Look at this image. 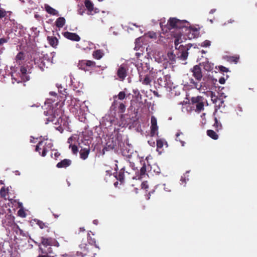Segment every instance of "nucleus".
Instances as JSON below:
<instances>
[{
    "label": "nucleus",
    "instance_id": "e433bc0d",
    "mask_svg": "<svg viewBox=\"0 0 257 257\" xmlns=\"http://www.w3.org/2000/svg\"><path fill=\"white\" fill-rule=\"evenodd\" d=\"M30 223L31 225H35V224L39 225H45L44 223L42 222V221H41L39 220H38L37 219H32L30 221Z\"/></svg>",
    "mask_w": 257,
    "mask_h": 257
},
{
    "label": "nucleus",
    "instance_id": "f8f14e48",
    "mask_svg": "<svg viewBox=\"0 0 257 257\" xmlns=\"http://www.w3.org/2000/svg\"><path fill=\"white\" fill-rule=\"evenodd\" d=\"M111 107H113V109H115L117 107L118 112L121 114V118H122L123 116L122 113L125 112L126 109V106L124 102L119 101L118 100L115 99L112 102Z\"/></svg>",
    "mask_w": 257,
    "mask_h": 257
},
{
    "label": "nucleus",
    "instance_id": "0e129e2a",
    "mask_svg": "<svg viewBox=\"0 0 257 257\" xmlns=\"http://www.w3.org/2000/svg\"><path fill=\"white\" fill-rule=\"evenodd\" d=\"M17 226V229L19 230V231L20 232V233L22 234L23 231L19 228V226Z\"/></svg>",
    "mask_w": 257,
    "mask_h": 257
},
{
    "label": "nucleus",
    "instance_id": "5701e85b",
    "mask_svg": "<svg viewBox=\"0 0 257 257\" xmlns=\"http://www.w3.org/2000/svg\"><path fill=\"white\" fill-rule=\"evenodd\" d=\"M47 40L49 44L53 47L55 48L58 45V40L56 37L48 36Z\"/></svg>",
    "mask_w": 257,
    "mask_h": 257
},
{
    "label": "nucleus",
    "instance_id": "7c9ffc66",
    "mask_svg": "<svg viewBox=\"0 0 257 257\" xmlns=\"http://www.w3.org/2000/svg\"><path fill=\"white\" fill-rule=\"evenodd\" d=\"M85 6L87 8V10L91 12L93 10V4L90 0H85Z\"/></svg>",
    "mask_w": 257,
    "mask_h": 257
},
{
    "label": "nucleus",
    "instance_id": "ddd939ff",
    "mask_svg": "<svg viewBox=\"0 0 257 257\" xmlns=\"http://www.w3.org/2000/svg\"><path fill=\"white\" fill-rule=\"evenodd\" d=\"M151 136L154 137L156 134L158 135V127L157 126V119L154 116H152L151 117Z\"/></svg>",
    "mask_w": 257,
    "mask_h": 257
},
{
    "label": "nucleus",
    "instance_id": "69168bd1",
    "mask_svg": "<svg viewBox=\"0 0 257 257\" xmlns=\"http://www.w3.org/2000/svg\"><path fill=\"white\" fill-rule=\"evenodd\" d=\"M217 98H214V99H213V97H212V101H213V103H215L216 102Z\"/></svg>",
    "mask_w": 257,
    "mask_h": 257
},
{
    "label": "nucleus",
    "instance_id": "58836bf2",
    "mask_svg": "<svg viewBox=\"0 0 257 257\" xmlns=\"http://www.w3.org/2000/svg\"><path fill=\"white\" fill-rule=\"evenodd\" d=\"M24 59V53L23 52H19L16 56V60L17 63L19 61H21Z\"/></svg>",
    "mask_w": 257,
    "mask_h": 257
},
{
    "label": "nucleus",
    "instance_id": "e2e57ef3",
    "mask_svg": "<svg viewBox=\"0 0 257 257\" xmlns=\"http://www.w3.org/2000/svg\"><path fill=\"white\" fill-rule=\"evenodd\" d=\"M140 38H137L136 40V45L138 43H139L140 41Z\"/></svg>",
    "mask_w": 257,
    "mask_h": 257
},
{
    "label": "nucleus",
    "instance_id": "a878e982",
    "mask_svg": "<svg viewBox=\"0 0 257 257\" xmlns=\"http://www.w3.org/2000/svg\"><path fill=\"white\" fill-rule=\"evenodd\" d=\"M65 19L64 17L58 18L55 22L56 26L59 28H62L65 25Z\"/></svg>",
    "mask_w": 257,
    "mask_h": 257
},
{
    "label": "nucleus",
    "instance_id": "4468645a",
    "mask_svg": "<svg viewBox=\"0 0 257 257\" xmlns=\"http://www.w3.org/2000/svg\"><path fill=\"white\" fill-rule=\"evenodd\" d=\"M146 174V166L144 164V165L141 167L140 171H138V173H136L135 176H133L132 177L130 176H128L127 178L130 179L131 178L133 179H141L144 177V176Z\"/></svg>",
    "mask_w": 257,
    "mask_h": 257
},
{
    "label": "nucleus",
    "instance_id": "0eeeda50",
    "mask_svg": "<svg viewBox=\"0 0 257 257\" xmlns=\"http://www.w3.org/2000/svg\"><path fill=\"white\" fill-rule=\"evenodd\" d=\"M78 67L85 71H89L96 67V63L91 60H82L79 61Z\"/></svg>",
    "mask_w": 257,
    "mask_h": 257
},
{
    "label": "nucleus",
    "instance_id": "37998d69",
    "mask_svg": "<svg viewBox=\"0 0 257 257\" xmlns=\"http://www.w3.org/2000/svg\"><path fill=\"white\" fill-rule=\"evenodd\" d=\"M18 214L19 216L24 217L26 216V213L23 209H20L18 211Z\"/></svg>",
    "mask_w": 257,
    "mask_h": 257
},
{
    "label": "nucleus",
    "instance_id": "c03bdc74",
    "mask_svg": "<svg viewBox=\"0 0 257 257\" xmlns=\"http://www.w3.org/2000/svg\"><path fill=\"white\" fill-rule=\"evenodd\" d=\"M7 12L3 9H0V18H4L6 16Z\"/></svg>",
    "mask_w": 257,
    "mask_h": 257
},
{
    "label": "nucleus",
    "instance_id": "4be33fe9",
    "mask_svg": "<svg viewBox=\"0 0 257 257\" xmlns=\"http://www.w3.org/2000/svg\"><path fill=\"white\" fill-rule=\"evenodd\" d=\"M104 53L102 50L98 49L93 51L92 56L93 57L97 60H99L104 56Z\"/></svg>",
    "mask_w": 257,
    "mask_h": 257
},
{
    "label": "nucleus",
    "instance_id": "864d4df0",
    "mask_svg": "<svg viewBox=\"0 0 257 257\" xmlns=\"http://www.w3.org/2000/svg\"><path fill=\"white\" fill-rule=\"evenodd\" d=\"M149 36L151 38H156L157 37L156 34L154 32H149Z\"/></svg>",
    "mask_w": 257,
    "mask_h": 257
},
{
    "label": "nucleus",
    "instance_id": "6e6552de",
    "mask_svg": "<svg viewBox=\"0 0 257 257\" xmlns=\"http://www.w3.org/2000/svg\"><path fill=\"white\" fill-rule=\"evenodd\" d=\"M60 111L61 110L58 108L54 110L53 109H52L45 111L44 113L46 116H48V117L46 118L45 124H48L50 122L54 123L56 118H58L59 116V113Z\"/></svg>",
    "mask_w": 257,
    "mask_h": 257
},
{
    "label": "nucleus",
    "instance_id": "bb28decb",
    "mask_svg": "<svg viewBox=\"0 0 257 257\" xmlns=\"http://www.w3.org/2000/svg\"><path fill=\"white\" fill-rule=\"evenodd\" d=\"M46 11L49 14L55 16L58 15V12L48 5L45 6Z\"/></svg>",
    "mask_w": 257,
    "mask_h": 257
},
{
    "label": "nucleus",
    "instance_id": "6e6d98bb",
    "mask_svg": "<svg viewBox=\"0 0 257 257\" xmlns=\"http://www.w3.org/2000/svg\"><path fill=\"white\" fill-rule=\"evenodd\" d=\"M225 80L224 79V77H221L219 78V82L221 84H223L225 83Z\"/></svg>",
    "mask_w": 257,
    "mask_h": 257
},
{
    "label": "nucleus",
    "instance_id": "774afa93",
    "mask_svg": "<svg viewBox=\"0 0 257 257\" xmlns=\"http://www.w3.org/2000/svg\"><path fill=\"white\" fill-rule=\"evenodd\" d=\"M117 183H118V182H116L114 183V185L116 186V185L117 184Z\"/></svg>",
    "mask_w": 257,
    "mask_h": 257
},
{
    "label": "nucleus",
    "instance_id": "de8ad7c7",
    "mask_svg": "<svg viewBox=\"0 0 257 257\" xmlns=\"http://www.w3.org/2000/svg\"><path fill=\"white\" fill-rule=\"evenodd\" d=\"M141 186H142V188L143 189L146 190L147 191H148L147 189H148V188H149V185H148V184L147 182H143L142 183Z\"/></svg>",
    "mask_w": 257,
    "mask_h": 257
},
{
    "label": "nucleus",
    "instance_id": "5fc2aeb1",
    "mask_svg": "<svg viewBox=\"0 0 257 257\" xmlns=\"http://www.w3.org/2000/svg\"><path fill=\"white\" fill-rule=\"evenodd\" d=\"M86 232V229L84 228V227H80L79 229V231L78 232V234H80L81 233H84Z\"/></svg>",
    "mask_w": 257,
    "mask_h": 257
},
{
    "label": "nucleus",
    "instance_id": "c9c22d12",
    "mask_svg": "<svg viewBox=\"0 0 257 257\" xmlns=\"http://www.w3.org/2000/svg\"><path fill=\"white\" fill-rule=\"evenodd\" d=\"M106 145L108 148H109L110 149H114L116 146V140L115 141V142H114L112 140L111 143L110 141H109L107 143Z\"/></svg>",
    "mask_w": 257,
    "mask_h": 257
},
{
    "label": "nucleus",
    "instance_id": "20e7f679",
    "mask_svg": "<svg viewBox=\"0 0 257 257\" xmlns=\"http://www.w3.org/2000/svg\"><path fill=\"white\" fill-rule=\"evenodd\" d=\"M53 144L49 141H40L36 147L35 151L39 152L42 157H45L47 152L50 151H53L52 148Z\"/></svg>",
    "mask_w": 257,
    "mask_h": 257
},
{
    "label": "nucleus",
    "instance_id": "c756f323",
    "mask_svg": "<svg viewBox=\"0 0 257 257\" xmlns=\"http://www.w3.org/2000/svg\"><path fill=\"white\" fill-rule=\"evenodd\" d=\"M202 65L203 66L204 69L207 71H210L213 69V67L211 64L208 61L202 62Z\"/></svg>",
    "mask_w": 257,
    "mask_h": 257
},
{
    "label": "nucleus",
    "instance_id": "412c9836",
    "mask_svg": "<svg viewBox=\"0 0 257 257\" xmlns=\"http://www.w3.org/2000/svg\"><path fill=\"white\" fill-rule=\"evenodd\" d=\"M178 20L175 18H171L168 21L167 25L169 26V30L171 29H176L177 23H178Z\"/></svg>",
    "mask_w": 257,
    "mask_h": 257
},
{
    "label": "nucleus",
    "instance_id": "b1692460",
    "mask_svg": "<svg viewBox=\"0 0 257 257\" xmlns=\"http://www.w3.org/2000/svg\"><path fill=\"white\" fill-rule=\"evenodd\" d=\"M156 145H157V151H159V150L162 149L164 145H166L168 146L167 142L164 140L162 139H158L156 141Z\"/></svg>",
    "mask_w": 257,
    "mask_h": 257
},
{
    "label": "nucleus",
    "instance_id": "4d7b16f0",
    "mask_svg": "<svg viewBox=\"0 0 257 257\" xmlns=\"http://www.w3.org/2000/svg\"><path fill=\"white\" fill-rule=\"evenodd\" d=\"M52 246L58 247L59 246V243L57 241L54 239V242H53V244H52Z\"/></svg>",
    "mask_w": 257,
    "mask_h": 257
},
{
    "label": "nucleus",
    "instance_id": "a211bd4d",
    "mask_svg": "<svg viewBox=\"0 0 257 257\" xmlns=\"http://www.w3.org/2000/svg\"><path fill=\"white\" fill-rule=\"evenodd\" d=\"M86 141V143L89 144L88 140H85ZM90 153V147L89 145H87L86 148L83 149H81L80 151V157L83 160H85L87 158L88 155Z\"/></svg>",
    "mask_w": 257,
    "mask_h": 257
},
{
    "label": "nucleus",
    "instance_id": "bf43d9fd",
    "mask_svg": "<svg viewBox=\"0 0 257 257\" xmlns=\"http://www.w3.org/2000/svg\"><path fill=\"white\" fill-rule=\"evenodd\" d=\"M93 223L94 225H97V224L98 223V220H97V219L94 220L93 221Z\"/></svg>",
    "mask_w": 257,
    "mask_h": 257
},
{
    "label": "nucleus",
    "instance_id": "2f4dec72",
    "mask_svg": "<svg viewBox=\"0 0 257 257\" xmlns=\"http://www.w3.org/2000/svg\"><path fill=\"white\" fill-rule=\"evenodd\" d=\"M188 23V22L186 20H178V23H177V26L176 29H181L182 28H186L187 27L186 24Z\"/></svg>",
    "mask_w": 257,
    "mask_h": 257
},
{
    "label": "nucleus",
    "instance_id": "f704fd0d",
    "mask_svg": "<svg viewBox=\"0 0 257 257\" xmlns=\"http://www.w3.org/2000/svg\"><path fill=\"white\" fill-rule=\"evenodd\" d=\"M215 123L213 124V126L216 128L217 131L221 130L222 128L221 124L218 121V120L216 117L214 118Z\"/></svg>",
    "mask_w": 257,
    "mask_h": 257
},
{
    "label": "nucleus",
    "instance_id": "393cba45",
    "mask_svg": "<svg viewBox=\"0 0 257 257\" xmlns=\"http://www.w3.org/2000/svg\"><path fill=\"white\" fill-rule=\"evenodd\" d=\"M20 71L22 74V78L24 81H26L30 80V77L27 75V69L25 67L21 66Z\"/></svg>",
    "mask_w": 257,
    "mask_h": 257
},
{
    "label": "nucleus",
    "instance_id": "1a4fd4ad",
    "mask_svg": "<svg viewBox=\"0 0 257 257\" xmlns=\"http://www.w3.org/2000/svg\"><path fill=\"white\" fill-rule=\"evenodd\" d=\"M139 74H147L149 72H154L153 68H151L149 62L138 63L137 65Z\"/></svg>",
    "mask_w": 257,
    "mask_h": 257
},
{
    "label": "nucleus",
    "instance_id": "7ed1b4c3",
    "mask_svg": "<svg viewBox=\"0 0 257 257\" xmlns=\"http://www.w3.org/2000/svg\"><path fill=\"white\" fill-rule=\"evenodd\" d=\"M181 37L182 35H179V37L175 39L174 44L175 48L178 50V53L177 54L178 58L181 60L185 61L188 58V51L190 47L187 45L184 46L183 45H180L178 46V45L183 42L181 39Z\"/></svg>",
    "mask_w": 257,
    "mask_h": 257
},
{
    "label": "nucleus",
    "instance_id": "f257e3e1",
    "mask_svg": "<svg viewBox=\"0 0 257 257\" xmlns=\"http://www.w3.org/2000/svg\"><path fill=\"white\" fill-rule=\"evenodd\" d=\"M190 71L194 78H190L189 85L192 88H195L199 91L207 90L208 88L206 83L203 81V74L200 65H196L190 69Z\"/></svg>",
    "mask_w": 257,
    "mask_h": 257
},
{
    "label": "nucleus",
    "instance_id": "8fccbe9b",
    "mask_svg": "<svg viewBox=\"0 0 257 257\" xmlns=\"http://www.w3.org/2000/svg\"><path fill=\"white\" fill-rule=\"evenodd\" d=\"M9 39L2 38L0 39V46L3 45L4 43H7Z\"/></svg>",
    "mask_w": 257,
    "mask_h": 257
},
{
    "label": "nucleus",
    "instance_id": "3c124183",
    "mask_svg": "<svg viewBox=\"0 0 257 257\" xmlns=\"http://www.w3.org/2000/svg\"><path fill=\"white\" fill-rule=\"evenodd\" d=\"M168 56L171 61H174L175 60V55L173 53H168Z\"/></svg>",
    "mask_w": 257,
    "mask_h": 257
},
{
    "label": "nucleus",
    "instance_id": "f03ea898",
    "mask_svg": "<svg viewBox=\"0 0 257 257\" xmlns=\"http://www.w3.org/2000/svg\"><path fill=\"white\" fill-rule=\"evenodd\" d=\"M54 239L42 237L41 242L38 245L39 251L41 253L37 257H54L50 254L53 253L52 248Z\"/></svg>",
    "mask_w": 257,
    "mask_h": 257
},
{
    "label": "nucleus",
    "instance_id": "a18cd8bd",
    "mask_svg": "<svg viewBox=\"0 0 257 257\" xmlns=\"http://www.w3.org/2000/svg\"><path fill=\"white\" fill-rule=\"evenodd\" d=\"M218 68L220 71L222 72H227L229 71L228 69L223 66H219Z\"/></svg>",
    "mask_w": 257,
    "mask_h": 257
},
{
    "label": "nucleus",
    "instance_id": "cd10ccee",
    "mask_svg": "<svg viewBox=\"0 0 257 257\" xmlns=\"http://www.w3.org/2000/svg\"><path fill=\"white\" fill-rule=\"evenodd\" d=\"M207 135L210 138L215 140H217L218 138V135L216 133L211 130H208L207 131Z\"/></svg>",
    "mask_w": 257,
    "mask_h": 257
},
{
    "label": "nucleus",
    "instance_id": "09e8293b",
    "mask_svg": "<svg viewBox=\"0 0 257 257\" xmlns=\"http://www.w3.org/2000/svg\"><path fill=\"white\" fill-rule=\"evenodd\" d=\"M148 144L150 145V146L154 147L156 145V142L153 139H151L148 141Z\"/></svg>",
    "mask_w": 257,
    "mask_h": 257
},
{
    "label": "nucleus",
    "instance_id": "6ab92c4d",
    "mask_svg": "<svg viewBox=\"0 0 257 257\" xmlns=\"http://www.w3.org/2000/svg\"><path fill=\"white\" fill-rule=\"evenodd\" d=\"M94 235L95 234V232H92V231H88L87 233V240L88 243L90 245H93L95 246L96 248H99L98 246L96 243V240L94 238H92L91 235Z\"/></svg>",
    "mask_w": 257,
    "mask_h": 257
},
{
    "label": "nucleus",
    "instance_id": "473e14b6",
    "mask_svg": "<svg viewBox=\"0 0 257 257\" xmlns=\"http://www.w3.org/2000/svg\"><path fill=\"white\" fill-rule=\"evenodd\" d=\"M168 77V75H164L163 76V78L159 77L158 78V82L159 85L163 86V85H166L167 84V82H166L167 78Z\"/></svg>",
    "mask_w": 257,
    "mask_h": 257
},
{
    "label": "nucleus",
    "instance_id": "680f3d73",
    "mask_svg": "<svg viewBox=\"0 0 257 257\" xmlns=\"http://www.w3.org/2000/svg\"><path fill=\"white\" fill-rule=\"evenodd\" d=\"M72 140V137L69 138L68 140V143L70 144L71 143Z\"/></svg>",
    "mask_w": 257,
    "mask_h": 257
},
{
    "label": "nucleus",
    "instance_id": "9b49d317",
    "mask_svg": "<svg viewBox=\"0 0 257 257\" xmlns=\"http://www.w3.org/2000/svg\"><path fill=\"white\" fill-rule=\"evenodd\" d=\"M89 252V246L85 242H81L79 246L78 250L76 252L77 256L84 257Z\"/></svg>",
    "mask_w": 257,
    "mask_h": 257
},
{
    "label": "nucleus",
    "instance_id": "dca6fc26",
    "mask_svg": "<svg viewBox=\"0 0 257 257\" xmlns=\"http://www.w3.org/2000/svg\"><path fill=\"white\" fill-rule=\"evenodd\" d=\"M125 173L129 176L131 173L128 172H125L124 168H122L118 172H116L115 175L116 179L119 181L121 184L124 182Z\"/></svg>",
    "mask_w": 257,
    "mask_h": 257
},
{
    "label": "nucleus",
    "instance_id": "aec40b11",
    "mask_svg": "<svg viewBox=\"0 0 257 257\" xmlns=\"http://www.w3.org/2000/svg\"><path fill=\"white\" fill-rule=\"evenodd\" d=\"M72 161L70 159H65L57 163L56 167L58 168H66L71 164Z\"/></svg>",
    "mask_w": 257,
    "mask_h": 257
},
{
    "label": "nucleus",
    "instance_id": "603ef678",
    "mask_svg": "<svg viewBox=\"0 0 257 257\" xmlns=\"http://www.w3.org/2000/svg\"><path fill=\"white\" fill-rule=\"evenodd\" d=\"M56 129L59 131L61 133H62L64 131V129H66L63 126L59 125L57 127H56Z\"/></svg>",
    "mask_w": 257,
    "mask_h": 257
},
{
    "label": "nucleus",
    "instance_id": "39448f33",
    "mask_svg": "<svg viewBox=\"0 0 257 257\" xmlns=\"http://www.w3.org/2000/svg\"><path fill=\"white\" fill-rule=\"evenodd\" d=\"M155 72H149L147 74H139V80L143 84L151 85V82L154 79Z\"/></svg>",
    "mask_w": 257,
    "mask_h": 257
},
{
    "label": "nucleus",
    "instance_id": "a19ab883",
    "mask_svg": "<svg viewBox=\"0 0 257 257\" xmlns=\"http://www.w3.org/2000/svg\"><path fill=\"white\" fill-rule=\"evenodd\" d=\"M55 153L51 154V157L55 160H57L58 158L60 156V153H59L57 150H54Z\"/></svg>",
    "mask_w": 257,
    "mask_h": 257
},
{
    "label": "nucleus",
    "instance_id": "ea45409f",
    "mask_svg": "<svg viewBox=\"0 0 257 257\" xmlns=\"http://www.w3.org/2000/svg\"><path fill=\"white\" fill-rule=\"evenodd\" d=\"M7 191H6L5 188L3 187L0 190V195L3 197H5L7 194Z\"/></svg>",
    "mask_w": 257,
    "mask_h": 257
},
{
    "label": "nucleus",
    "instance_id": "9d476101",
    "mask_svg": "<svg viewBox=\"0 0 257 257\" xmlns=\"http://www.w3.org/2000/svg\"><path fill=\"white\" fill-rule=\"evenodd\" d=\"M128 68L126 65L122 64L118 68L116 72L119 80L122 81L127 76Z\"/></svg>",
    "mask_w": 257,
    "mask_h": 257
},
{
    "label": "nucleus",
    "instance_id": "72a5a7b5",
    "mask_svg": "<svg viewBox=\"0 0 257 257\" xmlns=\"http://www.w3.org/2000/svg\"><path fill=\"white\" fill-rule=\"evenodd\" d=\"M239 59V56L238 55H235L232 56H228L227 61L229 62H233L236 64Z\"/></svg>",
    "mask_w": 257,
    "mask_h": 257
},
{
    "label": "nucleus",
    "instance_id": "13d9d810",
    "mask_svg": "<svg viewBox=\"0 0 257 257\" xmlns=\"http://www.w3.org/2000/svg\"><path fill=\"white\" fill-rule=\"evenodd\" d=\"M142 55V53H141L139 52L136 53V56L138 58H139Z\"/></svg>",
    "mask_w": 257,
    "mask_h": 257
},
{
    "label": "nucleus",
    "instance_id": "79ce46f5",
    "mask_svg": "<svg viewBox=\"0 0 257 257\" xmlns=\"http://www.w3.org/2000/svg\"><path fill=\"white\" fill-rule=\"evenodd\" d=\"M181 135H183L182 133L181 132H180V133H177L176 134V141H179L180 142L181 145L182 146H184V144H185V142L182 140H181L179 138V137Z\"/></svg>",
    "mask_w": 257,
    "mask_h": 257
},
{
    "label": "nucleus",
    "instance_id": "49530a36",
    "mask_svg": "<svg viewBox=\"0 0 257 257\" xmlns=\"http://www.w3.org/2000/svg\"><path fill=\"white\" fill-rule=\"evenodd\" d=\"M210 45V42L209 40L204 41L201 45L202 47H207Z\"/></svg>",
    "mask_w": 257,
    "mask_h": 257
},
{
    "label": "nucleus",
    "instance_id": "423d86ee",
    "mask_svg": "<svg viewBox=\"0 0 257 257\" xmlns=\"http://www.w3.org/2000/svg\"><path fill=\"white\" fill-rule=\"evenodd\" d=\"M204 98L201 96L192 97L191 99V104L196 107V111L200 112L204 109Z\"/></svg>",
    "mask_w": 257,
    "mask_h": 257
},
{
    "label": "nucleus",
    "instance_id": "f3484780",
    "mask_svg": "<svg viewBox=\"0 0 257 257\" xmlns=\"http://www.w3.org/2000/svg\"><path fill=\"white\" fill-rule=\"evenodd\" d=\"M56 125L58 124L64 126L66 128H68L69 123L68 119L65 116H59L56 121L54 123Z\"/></svg>",
    "mask_w": 257,
    "mask_h": 257
},
{
    "label": "nucleus",
    "instance_id": "052dcab7",
    "mask_svg": "<svg viewBox=\"0 0 257 257\" xmlns=\"http://www.w3.org/2000/svg\"><path fill=\"white\" fill-rule=\"evenodd\" d=\"M50 94L53 96H56L57 95V93L55 92L51 91L50 92Z\"/></svg>",
    "mask_w": 257,
    "mask_h": 257
},
{
    "label": "nucleus",
    "instance_id": "4c0bfd02",
    "mask_svg": "<svg viewBox=\"0 0 257 257\" xmlns=\"http://www.w3.org/2000/svg\"><path fill=\"white\" fill-rule=\"evenodd\" d=\"M69 148L71 149V150L74 154H76L78 152V147L75 145H69Z\"/></svg>",
    "mask_w": 257,
    "mask_h": 257
},
{
    "label": "nucleus",
    "instance_id": "2eb2a0df",
    "mask_svg": "<svg viewBox=\"0 0 257 257\" xmlns=\"http://www.w3.org/2000/svg\"><path fill=\"white\" fill-rule=\"evenodd\" d=\"M64 37L71 41L78 42L80 40V37L76 33L69 32H65L63 33Z\"/></svg>",
    "mask_w": 257,
    "mask_h": 257
},
{
    "label": "nucleus",
    "instance_id": "338daca9",
    "mask_svg": "<svg viewBox=\"0 0 257 257\" xmlns=\"http://www.w3.org/2000/svg\"><path fill=\"white\" fill-rule=\"evenodd\" d=\"M215 11V10H211L210 13L212 14V13H213Z\"/></svg>",
    "mask_w": 257,
    "mask_h": 257
},
{
    "label": "nucleus",
    "instance_id": "c85d7f7f",
    "mask_svg": "<svg viewBox=\"0 0 257 257\" xmlns=\"http://www.w3.org/2000/svg\"><path fill=\"white\" fill-rule=\"evenodd\" d=\"M126 97V94L124 91H120L117 95L113 96V99L119 100V101L123 100Z\"/></svg>",
    "mask_w": 257,
    "mask_h": 257
}]
</instances>
